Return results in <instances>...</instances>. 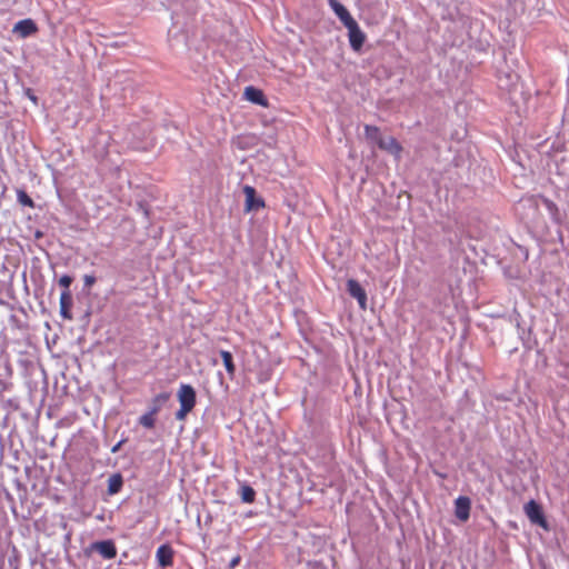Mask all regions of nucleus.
<instances>
[{
	"instance_id": "nucleus-22",
	"label": "nucleus",
	"mask_w": 569,
	"mask_h": 569,
	"mask_svg": "<svg viewBox=\"0 0 569 569\" xmlns=\"http://www.w3.org/2000/svg\"><path fill=\"white\" fill-rule=\"evenodd\" d=\"M72 277L69 274H63L60 277L58 283L61 286L64 290H69L70 284L72 283Z\"/></svg>"
},
{
	"instance_id": "nucleus-23",
	"label": "nucleus",
	"mask_w": 569,
	"mask_h": 569,
	"mask_svg": "<svg viewBox=\"0 0 569 569\" xmlns=\"http://www.w3.org/2000/svg\"><path fill=\"white\" fill-rule=\"evenodd\" d=\"M191 411V409L189 408H186V407H181L179 408V410L176 412L174 417L177 420H184L187 415Z\"/></svg>"
},
{
	"instance_id": "nucleus-27",
	"label": "nucleus",
	"mask_w": 569,
	"mask_h": 569,
	"mask_svg": "<svg viewBox=\"0 0 569 569\" xmlns=\"http://www.w3.org/2000/svg\"><path fill=\"white\" fill-rule=\"evenodd\" d=\"M240 562V557H236L233 558L231 561H230V565L229 567L230 568H234L236 566H238V563Z\"/></svg>"
},
{
	"instance_id": "nucleus-16",
	"label": "nucleus",
	"mask_w": 569,
	"mask_h": 569,
	"mask_svg": "<svg viewBox=\"0 0 569 569\" xmlns=\"http://www.w3.org/2000/svg\"><path fill=\"white\" fill-rule=\"evenodd\" d=\"M220 356L222 358V362L227 370L228 376L230 377V379H233L234 373H236V366L233 363V357H232L231 352H229L227 350H220Z\"/></svg>"
},
{
	"instance_id": "nucleus-3",
	"label": "nucleus",
	"mask_w": 569,
	"mask_h": 569,
	"mask_svg": "<svg viewBox=\"0 0 569 569\" xmlns=\"http://www.w3.org/2000/svg\"><path fill=\"white\" fill-rule=\"evenodd\" d=\"M91 549L107 560L113 559L117 556L116 545L110 539L93 542Z\"/></svg>"
},
{
	"instance_id": "nucleus-25",
	"label": "nucleus",
	"mask_w": 569,
	"mask_h": 569,
	"mask_svg": "<svg viewBox=\"0 0 569 569\" xmlns=\"http://www.w3.org/2000/svg\"><path fill=\"white\" fill-rule=\"evenodd\" d=\"M506 77L508 79L506 86L512 84L518 79V76L516 73H508L506 74Z\"/></svg>"
},
{
	"instance_id": "nucleus-20",
	"label": "nucleus",
	"mask_w": 569,
	"mask_h": 569,
	"mask_svg": "<svg viewBox=\"0 0 569 569\" xmlns=\"http://www.w3.org/2000/svg\"><path fill=\"white\" fill-rule=\"evenodd\" d=\"M240 496L243 502L252 503L256 498V491L248 485H242L240 488Z\"/></svg>"
},
{
	"instance_id": "nucleus-24",
	"label": "nucleus",
	"mask_w": 569,
	"mask_h": 569,
	"mask_svg": "<svg viewBox=\"0 0 569 569\" xmlns=\"http://www.w3.org/2000/svg\"><path fill=\"white\" fill-rule=\"evenodd\" d=\"M84 286L91 287L96 282V277L92 274H86L83 277Z\"/></svg>"
},
{
	"instance_id": "nucleus-5",
	"label": "nucleus",
	"mask_w": 569,
	"mask_h": 569,
	"mask_svg": "<svg viewBox=\"0 0 569 569\" xmlns=\"http://www.w3.org/2000/svg\"><path fill=\"white\" fill-rule=\"evenodd\" d=\"M348 293L358 301L362 310L367 309V293L360 283L355 279H349L347 282Z\"/></svg>"
},
{
	"instance_id": "nucleus-28",
	"label": "nucleus",
	"mask_w": 569,
	"mask_h": 569,
	"mask_svg": "<svg viewBox=\"0 0 569 569\" xmlns=\"http://www.w3.org/2000/svg\"><path fill=\"white\" fill-rule=\"evenodd\" d=\"M30 99L34 102L37 101V98L34 96H30Z\"/></svg>"
},
{
	"instance_id": "nucleus-2",
	"label": "nucleus",
	"mask_w": 569,
	"mask_h": 569,
	"mask_svg": "<svg viewBox=\"0 0 569 569\" xmlns=\"http://www.w3.org/2000/svg\"><path fill=\"white\" fill-rule=\"evenodd\" d=\"M177 397L181 407L193 409L196 406V390L191 385L181 383Z\"/></svg>"
},
{
	"instance_id": "nucleus-18",
	"label": "nucleus",
	"mask_w": 569,
	"mask_h": 569,
	"mask_svg": "<svg viewBox=\"0 0 569 569\" xmlns=\"http://www.w3.org/2000/svg\"><path fill=\"white\" fill-rule=\"evenodd\" d=\"M139 423L147 429H152L156 423L154 410H148L146 413H143L139 418Z\"/></svg>"
},
{
	"instance_id": "nucleus-26",
	"label": "nucleus",
	"mask_w": 569,
	"mask_h": 569,
	"mask_svg": "<svg viewBox=\"0 0 569 569\" xmlns=\"http://www.w3.org/2000/svg\"><path fill=\"white\" fill-rule=\"evenodd\" d=\"M124 439L120 440L119 442H117L112 448H111V452L112 453H116L120 450V448L122 447V445L124 443Z\"/></svg>"
},
{
	"instance_id": "nucleus-14",
	"label": "nucleus",
	"mask_w": 569,
	"mask_h": 569,
	"mask_svg": "<svg viewBox=\"0 0 569 569\" xmlns=\"http://www.w3.org/2000/svg\"><path fill=\"white\" fill-rule=\"evenodd\" d=\"M172 556V549L167 545L160 546L156 552L157 560L161 567H167L171 565Z\"/></svg>"
},
{
	"instance_id": "nucleus-21",
	"label": "nucleus",
	"mask_w": 569,
	"mask_h": 569,
	"mask_svg": "<svg viewBox=\"0 0 569 569\" xmlns=\"http://www.w3.org/2000/svg\"><path fill=\"white\" fill-rule=\"evenodd\" d=\"M17 199H18V202L22 206L30 207V208L34 207L33 200L23 190L17 191Z\"/></svg>"
},
{
	"instance_id": "nucleus-8",
	"label": "nucleus",
	"mask_w": 569,
	"mask_h": 569,
	"mask_svg": "<svg viewBox=\"0 0 569 569\" xmlns=\"http://www.w3.org/2000/svg\"><path fill=\"white\" fill-rule=\"evenodd\" d=\"M525 512L531 522L542 527L546 526V520L543 518L541 508L535 500H530L525 505Z\"/></svg>"
},
{
	"instance_id": "nucleus-17",
	"label": "nucleus",
	"mask_w": 569,
	"mask_h": 569,
	"mask_svg": "<svg viewBox=\"0 0 569 569\" xmlns=\"http://www.w3.org/2000/svg\"><path fill=\"white\" fill-rule=\"evenodd\" d=\"M170 398V393L169 392H161L159 395H157L152 400H151V406L149 408V410H154V413L157 415L162 406L169 400Z\"/></svg>"
},
{
	"instance_id": "nucleus-4",
	"label": "nucleus",
	"mask_w": 569,
	"mask_h": 569,
	"mask_svg": "<svg viewBox=\"0 0 569 569\" xmlns=\"http://www.w3.org/2000/svg\"><path fill=\"white\" fill-rule=\"evenodd\" d=\"M243 193L246 196V211H257L260 208L264 207L263 200L257 196L256 189L251 186L243 187Z\"/></svg>"
},
{
	"instance_id": "nucleus-9",
	"label": "nucleus",
	"mask_w": 569,
	"mask_h": 569,
	"mask_svg": "<svg viewBox=\"0 0 569 569\" xmlns=\"http://www.w3.org/2000/svg\"><path fill=\"white\" fill-rule=\"evenodd\" d=\"M37 31V26L31 19H23L18 21L12 29V32L20 38H27Z\"/></svg>"
},
{
	"instance_id": "nucleus-1",
	"label": "nucleus",
	"mask_w": 569,
	"mask_h": 569,
	"mask_svg": "<svg viewBox=\"0 0 569 569\" xmlns=\"http://www.w3.org/2000/svg\"><path fill=\"white\" fill-rule=\"evenodd\" d=\"M346 28L348 29V38L351 49L355 51H359L362 48L366 40L365 32L360 29L356 20L350 22L349 24L347 23Z\"/></svg>"
},
{
	"instance_id": "nucleus-15",
	"label": "nucleus",
	"mask_w": 569,
	"mask_h": 569,
	"mask_svg": "<svg viewBox=\"0 0 569 569\" xmlns=\"http://www.w3.org/2000/svg\"><path fill=\"white\" fill-rule=\"evenodd\" d=\"M123 485V478L121 473H113L108 479V493L116 495L118 493Z\"/></svg>"
},
{
	"instance_id": "nucleus-6",
	"label": "nucleus",
	"mask_w": 569,
	"mask_h": 569,
	"mask_svg": "<svg viewBox=\"0 0 569 569\" xmlns=\"http://www.w3.org/2000/svg\"><path fill=\"white\" fill-rule=\"evenodd\" d=\"M538 200H540L541 203L545 206V208L548 211V213L550 214L551 219L555 222H559L560 221L559 209H558L557 204L553 201H551L550 199L545 198V197L530 198L527 200V202L530 207L537 208Z\"/></svg>"
},
{
	"instance_id": "nucleus-19",
	"label": "nucleus",
	"mask_w": 569,
	"mask_h": 569,
	"mask_svg": "<svg viewBox=\"0 0 569 569\" xmlns=\"http://www.w3.org/2000/svg\"><path fill=\"white\" fill-rule=\"evenodd\" d=\"M365 134L368 140L376 142L377 144L379 143V140H381L382 138L379 128L370 124L365 126Z\"/></svg>"
},
{
	"instance_id": "nucleus-7",
	"label": "nucleus",
	"mask_w": 569,
	"mask_h": 569,
	"mask_svg": "<svg viewBox=\"0 0 569 569\" xmlns=\"http://www.w3.org/2000/svg\"><path fill=\"white\" fill-rule=\"evenodd\" d=\"M470 508H471V501L468 497L459 496L455 500V515L460 521L465 522L469 519Z\"/></svg>"
},
{
	"instance_id": "nucleus-13",
	"label": "nucleus",
	"mask_w": 569,
	"mask_h": 569,
	"mask_svg": "<svg viewBox=\"0 0 569 569\" xmlns=\"http://www.w3.org/2000/svg\"><path fill=\"white\" fill-rule=\"evenodd\" d=\"M244 97L248 101L252 103L263 107L267 106V100L263 96V92L260 89L249 86L244 89Z\"/></svg>"
},
{
	"instance_id": "nucleus-11",
	"label": "nucleus",
	"mask_w": 569,
	"mask_h": 569,
	"mask_svg": "<svg viewBox=\"0 0 569 569\" xmlns=\"http://www.w3.org/2000/svg\"><path fill=\"white\" fill-rule=\"evenodd\" d=\"M378 147L398 159L401 156L402 147L393 137H382L381 140H379Z\"/></svg>"
},
{
	"instance_id": "nucleus-12",
	"label": "nucleus",
	"mask_w": 569,
	"mask_h": 569,
	"mask_svg": "<svg viewBox=\"0 0 569 569\" xmlns=\"http://www.w3.org/2000/svg\"><path fill=\"white\" fill-rule=\"evenodd\" d=\"M72 306V295L70 290H63L60 295V315L63 319L71 320L70 308Z\"/></svg>"
},
{
	"instance_id": "nucleus-10",
	"label": "nucleus",
	"mask_w": 569,
	"mask_h": 569,
	"mask_svg": "<svg viewBox=\"0 0 569 569\" xmlns=\"http://www.w3.org/2000/svg\"><path fill=\"white\" fill-rule=\"evenodd\" d=\"M328 3L345 27L355 21L348 9L338 0H328Z\"/></svg>"
}]
</instances>
